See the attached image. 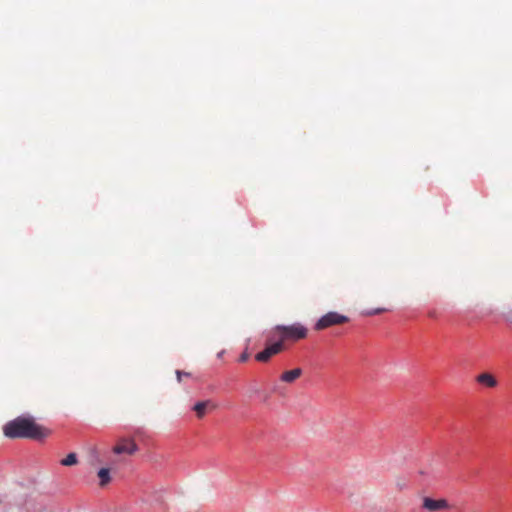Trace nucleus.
<instances>
[{
	"label": "nucleus",
	"mask_w": 512,
	"mask_h": 512,
	"mask_svg": "<svg viewBox=\"0 0 512 512\" xmlns=\"http://www.w3.org/2000/svg\"><path fill=\"white\" fill-rule=\"evenodd\" d=\"M3 433L11 439L29 438L42 440L49 435L50 431L35 423L32 417L19 416L4 425Z\"/></svg>",
	"instance_id": "obj_1"
},
{
	"label": "nucleus",
	"mask_w": 512,
	"mask_h": 512,
	"mask_svg": "<svg viewBox=\"0 0 512 512\" xmlns=\"http://www.w3.org/2000/svg\"><path fill=\"white\" fill-rule=\"evenodd\" d=\"M348 321V317L338 312L330 311L320 317L318 321L315 323V330H323L332 325L342 324Z\"/></svg>",
	"instance_id": "obj_2"
},
{
	"label": "nucleus",
	"mask_w": 512,
	"mask_h": 512,
	"mask_svg": "<svg viewBox=\"0 0 512 512\" xmlns=\"http://www.w3.org/2000/svg\"><path fill=\"white\" fill-rule=\"evenodd\" d=\"M275 330L283 332L284 338L302 339L307 335V328L300 323L292 325H277Z\"/></svg>",
	"instance_id": "obj_3"
},
{
	"label": "nucleus",
	"mask_w": 512,
	"mask_h": 512,
	"mask_svg": "<svg viewBox=\"0 0 512 512\" xmlns=\"http://www.w3.org/2000/svg\"><path fill=\"white\" fill-rule=\"evenodd\" d=\"M422 507L430 512H436L442 509H449L450 505L445 499H432L430 497H424Z\"/></svg>",
	"instance_id": "obj_4"
},
{
	"label": "nucleus",
	"mask_w": 512,
	"mask_h": 512,
	"mask_svg": "<svg viewBox=\"0 0 512 512\" xmlns=\"http://www.w3.org/2000/svg\"><path fill=\"white\" fill-rule=\"evenodd\" d=\"M283 348L281 341L267 346L263 351L256 354L255 358L260 362H267L273 355L279 353Z\"/></svg>",
	"instance_id": "obj_5"
},
{
	"label": "nucleus",
	"mask_w": 512,
	"mask_h": 512,
	"mask_svg": "<svg viewBox=\"0 0 512 512\" xmlns=\"http://www.w3.org/2000/svg\"><path fill=\"white\" fill-rule=\"evenodd\" d=\"M138 450V446L134 441H126L125 443L116 445L113 448V452L115 454H122V453H128V454H134Z\"/></svg>",
	"instance_id": "obj_6"
},
{
	"label": "nucleus",
	"mask_w": 512,
	"mask_h": 512,
	"mask_svg": "<svg viewBox=\"0 0 512 512\" xmlns=\"http://www.w3.org/2000/svg\"><path fill=\"white\" fill-rule=\"evenodd\" d=\"M303 371L301 368H295V369H292V370H289V371H285L280 379L281 381L283 382H286V383H292L294 382L297 378H299L301 375H302Z\"/></svg>",
	"instance_id": "obj_7"
},
{
	"label": "nucleus",
	"mask_w": 512,
	"mask_h": 512,
	"mask_svg": "<svg viewBox=\"0 0 512 512\" xmlns=\"http://www.w3.org/2000/svg\"><path fill=\"white\" fill-rule=\"evenodd\" d=\"M208 406H211L213 408H215L216 406L212 404V402L210 400H205V401H200V402H197L193 407L192 409L196 412L197 416L199 418H202L204 415H205V411H206V408Z\"/></svg>",
	"instance_id": "obj_8"
},
{
	"label": "nucleus",
	"mask_w": 512,
	"mask_h": 512,
	"mask_svg": "<svg viewBox=\"0 0 512 512\" xmlns=\"http://www.w3.org/2000/svg\"><path fill=\"white\" fill-rule=\"evenodd\" d=\"M477 382L486 385L488 387H495L497 385V380L495 377L489 373H482L477 376Z\"/></svg>",
	"instance_id": "obj_9"
},
{
	"label": "nucleus",
	"mask_w": 512,
	"mask_h": 512,
	"mask_svg": "<svg viewBox=\"0 0 512 512\" xmlns=\"http://www.w3.org/2000/svg\"><path fill=\"white\" fill-rule=\"evenodd\" d=\"M98 477L100 479V485L105 486L110 482V470L108 468H101L98 471Z\"/></svg>",
	"instance_id": "obj_10"
},
{
	"label": "nucleus",
	"mask_w": 512,
	"mask_h": 512,
	"mask_svg": "<svg viewBox=\"0 0 512 512\" xmlns=\"http://www.w3.org/2000/svg\"><path fill=\"white\" fill-rule=\"evenodd\" d=\"M77 463V455L75 453H69L66 458L61 460V464L64 466H72Z\"/></svg>",
	"instance_id": "obj_11"
},
{
	"label": "nucleus",
	"mask_w": 512,
	"mask_h": 512,
	"mask_svg": "<svg viewBox=\"0 0 512 512\" xmlns=\"http://www.w3.org/2000/svg\"><path fill=\"white\" fill-rule=\"evenodd\" d=\"M248 358H249V354H248V352H247V351H245V352H243V353L240 355V357H239V361H240V362H245V361H247V360H248Z\"/></svg>",
	"instance_id": "obj_12"
},
{
	"label": "nucleus",
	"mask_w": 512,
	"mask_h": 512,
	"mask_svg": "<svg viewBox=\"0 0 512 512\" xmlns=\"http://www.w3.org/2000/svg\"><path fill=\"white\" fill-rule=\"evenodd\" d=\"M382 311H384V309L378 308V309H374V310L369 311L367 314L368 315H374V314H378V313H380Z\"/></svg>",
	"instance_id": "obj_13"
},
{
	"label": "nucleus",
	"mask_w": 512,
	"mask_h": 512,
	"mask_svg": "<svg viewBox=\"0 0 512 512\" xmlns=\"http://www.w3.org/2000/svg\"><path fill=\"white\" fill-rule=\"evenodd\" d=\"M175 373H176V376H177V380H178V382H180V381H181V377H182V375H183V371H181V370H176V372H175Z\"/></svg>",
	"instance_id": "obj_14"
},
{
	"label": "nucleus",
	"mask_w": 512,
	"mask_h": 512,
	"mask_svg": "<svg viewBox=\"0 0 512 512\" xmlns=\"http://www.w3.org/2000/svg\"><path fill=\"white\" fill-rule=\"evenodd\" d=\"M223 353H224V351L219 352V353L217 354V357H218V358H221V357H222V355H223Z\"/></svg>",
	"instance_id": "obj_15"
},
{
	"label": "nucleus",
	"mask_w": 512,
	"mask_h": 512,
	"mask_svg": "<svg viewBox=\"0 0 512 512\" xmlns=\"http://www.w3.org/2000/svg\"><path fill=\"white\" fill-rule=\"evenodd\" d=\"M184 376H190L191 374L189 372H183Z\"/></svg>",
	"instance_id": "obj_16"
},
{
	"label": "nucleus",
	"mask_w": 512,
	"mask_h": 512,
	"mask_svg": "<svg viewBox=\"0 0 512 512\" xmlns=\"http://www.w3.org/2000/svg\"><path fill=\"white\" fill-rule=\"evenodd\" d=\"M507 320L512 323V316L511 317H507Z\"/></svg>",
	"instance_id": "obj_17"
}]
</instances>
